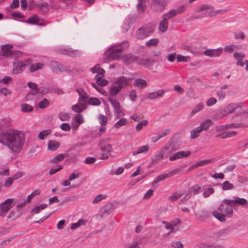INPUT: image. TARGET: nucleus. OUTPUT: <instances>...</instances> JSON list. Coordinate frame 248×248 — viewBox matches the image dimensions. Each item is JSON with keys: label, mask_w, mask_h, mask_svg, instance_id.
<instances>
[{"label": "nucleus", "mask_w": 248, "mask_h": 248, "mask_svg": "<svg viewBox=\"0 0 248 248\" xmlns=\"http://www.w3.org/2000/svg\"><path fill=\"white\" fill-rule=\"evenodd\" d=\"M24 134L18 130H9L0 134V142L13 152L19 153L25 143Z\"/></svg>", "instance_id": "nucleus-1"}, {"label": "nucleus", "mask_w": 248, "mask_h": 248, "mask_svg": "<svg viewBox=\"0 0 248 248\" xmlns=\"http://www.w3.org/2000/svg\"><path fill=\"white\" fill-rule=\"evenodd\" d=\"M226 201L229 200H224L222 202L217 211L213 213L214 216L219 221L223 222L226 220L225 217H231L233 214L232 205L231 204H228Z\"/></svg>", "instance_id": "nucleus-2"}, {"label": "nucleus", "mask_w": 248, "mask_h": 248, "mask_svg": "<svg viewBox=\"0 0 248 248\" xmlns=\"http://www.w3.org/2000/svg\"><path fill=\"white\" fill-rule=\"evenodd\" d=\"M124 46H118L113 47L108 50L107 53L109 61L119 60L121 58V54L123 50L129 46L128 42L124 41L122 43Z\"/></svg>", "instance_id": "nucleus-3"}, {"label": "nucleus", "mask_w": 248, "mask_h": 248, "mask_svg": "<svg viewBox=\"0 0 248 248\" xmlns=\"http://www.w3.org/2000/svg\"><path fill=\"white\" fill-rule=\"evenodd\" d=\"M110 138L102 139L99 142L100 150L102 151L100 159H107L111 156V153L112 151L113 148L112 145L109 144Z\"/></svg>", "instance_id": "nucleus-4"}, {"label": "nucleus", "mask_w": 248, "mask_h": 248, "mask_svg": "<svg viewBox=\"0 0 248 248\" xmlns=\"http://www.w3.org/2000/svg\"><path fill=\"white\" fill-rule=\"evenodd\" d=\"M155 31V26L148 24L138 29L135 33L137 39L142 40L150 36Z\"/></svg>", "instance_id": "nucleus-5"}, {"label": "nucleus", "mask_w": 248, "mask_h": 248, "mask_svg": "<svg viewBox=\"0 0 248 248\" xmlns=\"http://www.w3.org/2000/svg\"><path fill=\"white\" fill-rule=\"evenodd\" d=\"M13 47V46L11 44L2 45L0 50V56H4L7 58L20 56L22 54L21 52L18 51H12Z\"/></svg>", "instance_id": "nucleus-6"}, {"label": "nucleus", "mask_w": 248, "mask_h": 248, "mask_svg": "<svg viewBox=\"0 0 248 248\" xmlns=\"http://www.w3.org/2000/svg\"><path fill=\"white\" fill-rule=\"evenodd\" d=\"M91 71L93 73L97 74L95 76V79L96 80V82L98 85L104 86L108 84V81L105 79H102L105 73V70L101 68L99 64H96L92 68Z\"/></svg>", "instance_id": "nucleus-7"}, {"label": "nucleus", "mask_w": 248, "mask_h": 248, "mask_svg": "<svg viewBox=\"0 0 248 248\" xmlns=\"http://www.w3.org/2000/svg\"><path fill=\"white\" fill-rule=\"evenodd\" d=\"M31 62V60L28 59L25 61H18L13 63V73L18 74L22 73L25 69L28 62Z\"/></svg>", "instance_id": "nucleus-8"}, {"label": "nucleus", "mask_w": 248, "mask_h": 248, "mask_svg": "<svg viewBox=\"0 0 248 248\" xmlns=\"http://www.w3.org/2000/svg\"><path fill=\"white\" fill-rule=\"evenodd\" d=\"M167 0H151V9L156 12H161L165 9Z\"/></svg>", "instance_id": "nucleus-9"}, {"label": "nucleus", "mask_w": 248, "mask_h": 248, "mask_svg": "<svg viewBox=\"0 0 248 248\" xmlns=\"http://www.w3.org/2000/svg\"><path fill=\"white\" fill-rule=\"evenodd\" d=\"M14 199H8L0 204V216H4L15 205Z\"/></svg>", "instance_id": "nucleus-10"}, {"label": "nucleus", "mask_w": 248, "mask_h": 248, "mask_svg": "<svg viewBox=\"0 0 248 248\" xmlns=\"http://www.w3.org/2000/svg\"><path fill=\"white\" fill-rule=\"evenodd\" d=\"M176 150L174 144L171 142H169L162 147L160 151L165 156V158H167Z\"/></svg>", "instance_id": "nucleus-11"}, {"label": "nucleus", "mask_w": 248, "mask_h": 248, "mask_svg": "<svg viewBox=\"0 0 248 248\" xmlns=\"http://www.w3.org/2000/svg\"><path fill=\"white\" fill-rule=\"evenodd\" d=\"M203 11L208 12L207 15L208 16H213L218 14H223L227 12L226 10H221L217 11H214V8L209 5L203 4L202 5Z\"/></svg>", "instance_id": "nucleus-12"}, {"label": "nucleus", "mask_w": 248, "mask_h": 248, "mask_svg": "<svg viewBox=\"0 0 248 248\" xmlns=\"http://www.w3.org/2000/svg\"><path fill=\"white\" fill-rule=\"evenodd\" d=\"M240 106L238 104H231L226 107L220 112L223 116H225L229 114L232 113L236 110Z\"/></svg>", "instance_id": "nucleus-13"}, {"label": "nucleus", "mask_w": 248, "mask_h": 248, "mask_svg": "<svg viewBox=\"0 0 248 248\" xmlns=\"http://www.w3.org/2000/svg\"><path fill=\"white\" fill-rule=\"evenodd\" d=\"M131 80H132V78H127L124 76H121L118 77L115 82L121 89H123L124 87L129 85V82Z\"/></svg>", "instance_id": "nucleus-14"}, {"label": "nucleus", "mask_w": 248, "mask_h": 248, "mask_svg": "<svg viewBox=\"0 0 248 248\" xmlns=\"http://www.w3.org/2000/svg\"><path fill=\"white\" fill-rule=\"evenodd\" d=\"M76 91L79 94L78 102L81 103L83 102L85 104L87 103L89 97L87 93L81 88L77 89Z\"/></svg>", "instance_id": "nucleus-15"}, {"label": "nucleus", "mask_w": 248, "mask_h": 248, "mask_svg": "<svg viewBox=\"0 0 248 248\" xmlns=\"http://www.w3.org/2000/svg\"><path fill=\"white\" fill-rule=\"evenodd\" d=\"M191 154V152L187 151H179L175 153L173 155L170 157V160L174 161L176 159H181L183 157H186L188 156Z\"/></svg>", "instance_id": "nucleus-16"}, {"label": "nucleus", "mask_w": 248, "mask_h": 248, "mask_svg": "<svg viewBox=\"0 0 248 248\" xmlns=\"http://www.w3.org/2000/svg\"><path fill=\"white\" fill-rule=\"evenodd\" d=\"M237 132L235 131H226L221 133L217 134L216 135V138L225 139L228 138L235 136Z\"/></svg>", "instance_id": "nucleus-17"}, {"label": "nucleus", "mask_w": 248, "mask_h": 248, "mask_svg": "<svg viewBox=\"0 0 248 248\" xmlns=\"http://www.w3.org/2000/svg\"><path fill=\"white\" fill-rule=\"evenodd\" d=\"M222 52V49H209L205 50L204 54L210 57H217Z\"/></svg>", "instance_id": "nucleus-18"}, {"label": "nucleus", "mask_w": 248, "mask_h": 248, "mask_svg": "<svg viewBox=\"0 0 248 248\" xmlns=\"http://www.w3.org/2000/svg\"><path fill=\"white\" fill-rule=\"evenodd\" d=\"M165 93V91L162 90H158L155 92L150 93L147 96L149 99H155L158 97H162Z\"/></svg>", "instance_id": "nucleus-19"}, {"label": "nucleus", "mask_w": 248, "mask_h": 248, "mask_svg": "<svg viewBox=\"0 0 248 248\" xmlns=\"http://www.w3.org/2000/svg\"><path fill=\"white\" fill-rule=\"evenodd\" d=\"M162 20L159 23L158 30L161 32H165L168 28L169 23L167 19L164 17H162Z\"/></svg>", "instance_id": "nucleus-20"}, {"label": "nucleus", "mask_w": 248, "mask_h": 248, "mask_svg": "<svg viewBox=\"0 0 248 248\" xmlns=\"http://www.w3.org/2000/svg\"><path fill=\"white\" fill-rule=\"evenodd\" d=\"M228 204H231V205L233 206L235 204H239L241 205H244L245 204L247 203V201L246 199L240 198H237L234 200H231L226 201Z\"/></svg>", "instance_id": "nucleus-21"}, {"label": "nucleus", "mask_w": 248, "mask_h": 248, "mask_svg": "<svg viewBox=\"0 0 248 248\" xmlns=\"http://www.w3.org/2000/svg\"><path fill=\"white\" fill-rule=\"evenodd\" d=\"M180 223V220L178 218H176L170 222H168L165 221H162V223L165 225L166 228L168 230H172L174 226Z\"/></svg>", "instance_id": "nucleus-22"}, {"label": "nucleus", "mask_w": 248, "mask_h": 248, "mask_svg": "<svg viewBox=\"0 0 248 248\" xmlns=\"http://www.w3.org/2000/svg\"><path fill=\"white\" fill-rule=\"evenodd\" d=\"M155 62L154 59L148 58L146 59H139L137 61V63L140 65L147 66L153 64Z\"/></svg>", "instance_id": "nucleus-23"}, {"label": "nucleus", "mask_w": 248, "mask_h": 248, "mask_svg": "<svg viewBox=\"0 0 248 248\" xmlns=\"http://www.w3.org/2000/svg\"><path fill=\"white\" fill-rule=\"evenodd\" d=\"M213 124V122L212 120L207 119L201 123L199 127L201 128L202 131H207Z\"/></svg>", "instance_id": "nucleus-24"}, {"label": "nucleus", "mask_w": 248, "mask_h": 248, "mask_svg": "<svg viewBox=\"0 0 248 248\" xmlns=\"http://www.w3.org/2000/svg\"><path fill=\"white\" fill-rule=\"evenodd\" d=\"M121 88L118 86V84H116L115 82H114V84L112 85L109 90V93L111 95H117L122 90Z\"/></svg>", "instance_id": "nucleus-25"}, {"label": "nucleus", "mask_w": 248, "mask_h": 248, "mask_svg": "<svg viewBox=\"0 0 248 248\" xmlns=\"http://www.w3.org/2000/svg\"><path fill=\"white\" fill-rule=\"evenodd\" d=\"M134 85L137 86L139 89L145 88L147 86L146 81L141 78H139L135 80Z\"/></svg>", "instance_id": "nucleus-26"}, {"label": "nucleus", "mask_w": 248, "mask_h": 248, "mask_svg": "<svg viewBox=\"0 0 248 248\" xmlns=\"http://www.w3.org/2000/svg\"><path fill=\"white\" fill-rule=\"evenodd\" d=\"M87 108L86 105L84 103H79V104L74 105L72 106V109L78 113L82 112Z\"/></svg>", "instance_id": "nucleus-27"}, {"label": "nucleus", "mask_w": 248, "mask_h": 248, "mask_svg": "<svg viewBox=\"0 0 248 248\" xmlns=\"http://www.w3.org/2000/svg\"><path fill=\"white\" fill-rule=\"evenodd\" d=\"M201 128L199 126L194 128L190 132V138L191 139L193 140L198 138L200 136V133L202 132Z\"/></svg>", "instance_id": "nucleus-28"}, {"label": "nucleus", "mask_w": 248, "mask_h": 248, "mask_svg": "<svg viewBox=\"0 0 248 248\" xmlns=\"http://www.w3.org/2000/svg\"><path fill=\"white\" fill-rule=\"evenodd\" d=\"M137 9L140 12L144 13L146 8V1L147 0H138Z\"/></svg>", "instance_id": "nucleus-29"}, {"label": "nucleus", "mask_w": 248, "mask_h": 248, "mask_svg": "<svg viewBox=\"0 0 248 248\" xmlns=\"http://www.w3.org/2000/svg\"><path fill=\"white\" fill-rule=\"evenodd\" d=\"M60 144L56 140H50L48 143V149L51 151L56 150L60 146Z\"/></svg>", "instance_id": "nucleus-30"}, {"label": "nucleus", "mask_w": 248, "mask_h": 248, "mask_svg": "<svg viewBox=\"0 0 248 248\" xmlns=\"http://www.w3.org/2000/svg\"><path fill=\"white\" fill-rule=\"evenodd\" d=\"M201 189V186L197 185H195L189 188L188 191V193L191 195L192 194H193L194 195H197L200 192Z\"/></svg>", "instance_id": "nucleus-31"}, {"label": "nucleus", "mask_w": 248, "mask_h": 248, "mask_svg": "<svg viewBox=\"0 0 248 248\" xmlns=\"http://www.w3.org/2000/svg\"><path fill=\"white\" fill-rule=\"evenodd\" d=\"M68 155L66 154H60L55 156L53 159L51 160V162L53 164H58L60 161H62L63 159L67 157Z\"/></svg>", "instance_id": "nucleus-32"}, {"label": "nucleus", "mask_w": 248, "mask_h": 248, "mask_svg": "<svg viewBox=\"0 0 248 248\" xmlns=\"http://www.w3.org/2000/svg\"><path fill=\"white\" fill-rule=\"evenodd\" d=\"M149 146L148 145L142 146L140 147L137 151L133 152V155H135L139 154L145 153L148 152Z\"/></svg>", "instance_id": "nucleus-33"}, {"label": "nucleus", "mask_w": 248, "mask_h": 248, "mask_svg": "<svg viewBox=\"0 0 248 248\" xmlns=\"http://www.w3.org/2000/svg\"><path fill=\"white\" fill-rule=\"evenodd\" d=\"M44 66L43 63L39 62L31 64L30 67V71L31 72H33L37 70L42 69Z\"/></svg>", "instance_id": "nucleus-34"}, {"label": "nucleus", "mask_w": 248, "mask_h": 248, "mask_svg": "<svg viewBox=\"0 0 248 248\" xmlns=\"http://www.w3.org/2000/svg\"><path fill=\"white\" fill-rule=\"evenodd\" d=\"M221 187L223 190H228L232 189L234 187L229 181H226L222 184Z\"/></svg>", "instance_id": "nucleus-35"}, {"label": "nucleus", "mask_w": 248, "mask_h": 248, "mask_svg": "<svg viewBox=\"0 0 248 248\" xmlns=\"http://www.w3.org/2000/svg\"><path fill=\"white\" fill-rule=\"evenodd\" d=\"M177 15V11L176 10L172 9L170 10L169 12L165 14H164L162 16V17H165L168 20L169 19H171L176 16Z\"/></svg>", "instance_id": "nucleus-36"}, {"label": "nucleus", "mask_w": 248, "mask_h": 248, "mask_svg": "<svg viewBox=\"0 0 248 248\" xmlns=\"http://www.w3.org/2000/svg\"><path fill=\"white\" fill-rule=\"evenodd\" d=\"M21 111L24 112H30L33 111V107L30 105L24 103L21 105Z\"/></svg>", "instance_id": "nucleus-37"}, {"label": "nucleus", "mask_w": 248, "mask_h": 248, "mask_svg": "<svg viewBox=\"0 0 248 248\" xmlns=\"http://www.w3.org/2000/svg\"><path fill=\"white\" fill-rule=\"evenodd\" d=\"M168 177V174H162L159 175L152 182V186H154L157 184L159 181L163 180Z\"/></svg>", "instance_id": "nucleus-38"}, {"label": "nucleus", "mask_w": 248, "mask_h": 248, "mask_svg": "<svg viewBox=\"0 0 248 248\" xmlns=\"http://www.w3.org/2000/svg\"><path fill=\"white\" fill-rule=\"evenodd\" d=\"M159 43V40L157 38L151 39L145 43V45L148 47L156 46Z\"/></svg>", "instance_id": "nucleus-39"}, {"label": "nucleus", "mask_w": 248, "mask_h": 248, "mask_svg": "<svg viewBox=\"0 0 248 248\" xmlns=\"http://www.w3.org/2000/svg\"><path fill=\"white\" fill-rule=\"evenodd\" d=\"M87 104L93 106H99L101 104V101L97 98L89 97Z\"/></svg>", "instance_id": "nucleus-40"}, {"label": "nucleus", "mask_w": 248, "mask_h": 248, "mask_svg": "<svg viewBox=\"0 0 248 248\" xmlns=\"http://www.w3.org/2000/svg\"><path fill=\"white\" fill-rule=\"evenodd\" d=\"M40 10H41L44 13H46L49 9V6L47 2H44L38 5Z\"/></svg>", "instance_id": "nucleus-41"}, {"label": "nucleus", "mask_w": 248, "mask_h": 248, "mask_svg": "<svg viewBox=\"0 0 248 248\" xmlns=\"http://www.w3.org/2000/svg\"><path fill=\"white\" fill-rule=\"evenodd\" d=\"M203 108V104L202 103L198 104L191 112V116H192L195 113L202 110Z\"/></svg>", "instance_id": "nucleus-42"}, {"label": "nucleus", "mask_w": 248, "mask_h": 248, "mask_svg": "<svg viewBox=\"0 0 248 248\" xmlns=\"http://www.w3.org/2000/svg\"><path fill=\"white\" fill-rule=\"evenodd\" d=\"M108 100L113 107L114 109L117 108L121 107L119 101L115 98L109 97Z\"/></svg>", "instance_id": "nucleus-43"}, {"label": "nucleus", "mask_w": 248, "mask_h": 248, "mask_svg": "<svg viewBox=\"0 0 248 248\" xmlns=\"http://www.w3.org/2000/svg\"><path fill=\"white\" fill-rule=\"evenodd\" d=\"M163 158H165V156H163V155L159 151L158 154L156 155L155 157L152 159V164L158 163Z\"/></svg>", "instance_id": "nucleus-44"}, {"label": "nucleus", "mask_w": 248, "mask_h": 248, "mask_svg": "<svg viewBox=\"0 0 248 248\" xmlns=\"http://www.w3.org/2000/svg\"><path fill=\"white\" fill-rule=\"evenodd\" d=\"M51 134V130H45L42 131H41L39 135H38V138L39 139H41L42 140H44L46 137Z\"/></svg>", "instance_id": "nucleus-45"}, {"label": "nucleus", "mask_w": 248, "mask_h": 248, "mask_svg": "<svg viewBox=\"0 0 248 248\" xmlns=\"http://www.w3.org/2000/svg\"><path fill=\"white\" fill-rule=\"evenodd\" d=\"M47 207V204H43L40 205L39 206H37L35 207L31 211V213H33L34 214L39 213L41 210H43L45 209Z\"/></svg>", "instance_id": "nucleus-46"}, {"label": "nucleus", "mask_w": 248, "mask_h": 248, "mask_svg": "<svg viewBox=\"0 0 248 248\" xmlns=\"http://www.w3.org/2000/svg\"><path fill=\"white\" fill-rule=\"evenodd\" d=\"M114 110V114L116 117L118 119L124 116V114L123 111L121 106Z\"/></svg>", "instance_id": "nucleus-47"}, {"label": "nucleus", "mask_w": 248, "mask_h": 248, "mask_svg": "<svg viewBox=\"0 0 248 248\" xmlns=\"http://www.w3.org/2000/svg\"><path fill=\"white\" fill-rule=\"evenodd\" d=\"M138 58L134 56L131 55H127L125 56V60L126 63L127 64H130L131 63L134 62Z\"/></svg>", "instance_id": "nucleus-48"}, {"label": "nucleus", "mask_w": 248, "mask_h": 248, "mask_svg": "<svg viewBox=\"0 0 248 248\" xmlns=\"http://www.w3.org/2000/svg\"><path fill=\"white\" fill-rule=\"evenodd\" d=\"M127 124V121L126 119L122 118L118 122H117L115 124V127L119 128L122 126H124L126 125Z\"/></svg>", "instance_id": "nucleus-49"}, {"label": "nucleus", "mask_w": 248, "mask_h": 248, "mask_svg": "<svg viewBox=\"0 0 248 248\" xmlns=\"http://www.w3.org/2000/svg\"><path fill=\"white\" fill-rule=\"evenodd\" d=\"M148 124V122L147 120H143L141 122H140L138 124L137 126H136V129L137 131H140L142 129L143 126H146Z\"/></svg>", "instance_id": "nucleus-50"}, {"label": "nucleus", "mask_w": 248, "mask_h": 248, "mask_svg": "<svg viewBox=\"0 0 248 248\" xmlns=\"http://www.w3.org/2000/svg\"><path fill=\"white\" fill-rule=\"evenodd\" d=\"M231 127V124L222 125L219 126H217L215 128L217 132H220L224 131Z\"/></svg>", "instance_id": "nucleus-51"}, {"label": "nucleus", "mask_w": 248, "mask_h": 248, "mask_svg": "<svg viewBox=\"0 0 248 248\" xmlns=\"http://www.w3.org/2000/svg\"><path fill=\"white\" fill-rule=\"evenodd\" d=\"M98 119L102 126H105L107 124L108 119L106 116L100 114L98 117Z\"/></svg>", "instance_id": "nucleus-52"}, {"label": "nucleus", "mask_w": 248, "mask_h": 248, "mask_svg": "<svg viewBox=\"0 0 248 248\" xmlns=\"http://www.w3.org/2000/svg\"><path fill=\"white\" fill-rule=\"evenodd\" d=\"M176 59L178 62H186L189 61L190 57L188 56H184L183 55L178 54L177 55Z\"/></svg>", "instance_id": "nucleus-53"}, {"label": "nucleus", "mask_w": 248, "mask_h": 248, "mask_svg": "<svg viewBox=\"0 0 248 248\" xmlns=\"http://www.w3.org/2000/svg\"><path fill=\"white\" fill-rule=\"evenodd\" d=\"M49 105V102L46 98H44L43 101L39 103V107L40 108L44 109Z\"/></svg>", "instance_id": "nucleus-54"}, {"label": "nucleus", "mask_w": 248, "mask_h": 248, "mask_svg": "<svg viewBox=\"0 0 248 248\" xmlns=\"http://www.w3.org/2000/svg\"><path fill=\"white\" fill-rule=\"evenodd\" d=\"M182 194L175 192L169 197V199L171 202H174L180 198Z\"/></svg>", "instance_id": "nucleus-55"}, {"label": "nucleus", "mask_w": 248, "mask_h": 248, "mask_svg": "<svg viewBox=\"0 0 248 248\" xmlns=\"http://www.w3.org/2000/svg\"><path fill=\"white\" fill-rule=\"evenodd\" d=\"M214 192V189L213 188H208L206 189L203 193V195L204 198L208 197L211 194Z\"/></svg>", "instance_id": "nucleus-56"}, {"label": "nucleus", "mask_w": 248, "mask_h": 248, "mask_svg": "<svg viewBox=\"0 0 248 248\" xmlns=\"http://www.w3.org/2000/svg\"><path fill=\"white\" fill-rule=\"evenodd\" d=\"M38 21V17L37 15H34L30 17L28 20L29 23L34 24H37Z\"/></svg>", "instance_id": "nucleus-57"}, {"label": "nucleus", "mask_w": 248, "mask_h": 248, "mask_svg": "<svg viewBox=\"0 0 248 248\" xmlns=\"http://www.w3.org/2000/svg\"><path fill=\"white\" fill-rule=\"evenodd\" d=\"M185 166H183L181 168H177V169H176L175 170H173L170 171V172H169L168 173V177H170L171 176H173L175 174H178L180 172V171L182 170L183 168Z\"/></svg>", "instance_id": "nucleus-58"}, {"label": "nucleus", "mask_w": 248, "mask_h": 248, "mask_svg": "<svg viewBox=\"0 0 248 248\" xmlns=\"http://www.w3.org/2000/svg\"><path fill=\"white\" fill-rule=\"evenodd\" d=\"M199 248H221V246L218 245H208L205 244H200L199 245Z\"/></svg>", "instance_id": "nucleus-59"}, {"label": "nucleus", "mask_w": 248, "mask_h": 248, "mask_svg": "<svg viewBox=\"0 0 248 248\" xmlns=\"http://www.w3.org/2000/svg\"><path fill=\"white\" fill-rule=\"evenodd\" d=\"M59 117L61 120L62 121H67L70 118V116L68 113L63 112L60 113Z\"/></svg>", "instance_id": "nucleus-60"}, {"label": "nucleus", "mask_w": 248, "mask_h": 248, "mask_svg": "<svg viewBox=\"0 0 248 248\" xmlns=\"http://www.w3.org/2000/svg\"><path fill=\"white\" fill-rule=\"evenodd\" d=\"M106 198V196L103 195L102 194H99L95 196L94 198L93 203H97L100 202L102 199H104Z\"/></svg>", "instance_id": "nucleus-61"}, {"label": "nucleus", "mask_w": 248, "mask_h": 248, "mask_svg": "<svg viewBox=\"0 0 248 248\" xmlns=\"http://www.w3.org/2000/svg\"><path fill=\"white\" fill-rule=\"evenodd\" d=\"M75 120L78 124H81L84 122L82 116L81 114H77L75 116Z\"/></svg>", "instance_id": "nucleus-62"}, {"label": "nucleus", "mask_w": 248, "mask_h": 248, "mask_svg": "<svg viewBox=\"0 0 248 248\" xmlns=\"http://www.w3.org/2000/svg\"><path fill=\"white\" fill-rule=\"evenodd\" d=\"M111 207H112L111 204H108L105 205L104 207H103L101 209V211L103 213H109L111 211Z\"/></svg>", "instance_id": "nucleus-63"}, {"label": "nucleus", "mask_w": 248, "mask_h": 248, "mask_svg": "<svg viewBox=\"0 0 248 248\" xmlns=\"http://www.w3.org/2000/svg\"><path fill=\"white\" fill-rule=\"evenodd\" d=\"M83 224H84V221L82 220H80L77 223H73L71 225V229L72 230L76 229L80 227Z\"/></svg>", "instance_id": "nucleus-64"}]
</instances>
